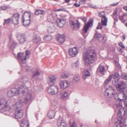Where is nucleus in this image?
Returning a JSON list of instances; mask_svg holds the SVG:
<instances>
[{"mask_svg":"<svg viewBox=\"0 0 127 127\" xmlns=\"http://www.w3.org/2000/svg\"><path fill=\"white\" fill-rule=\"evenodd\" d=\"M96 54L95 49L90 48L86 52L83 53V57L85 64L88 65L92 63L96 59Z\"/></svg>","mask_w":127,"mask_h":127,"instance_id":"f257e3e1","label":"nucleus"},{"mask_svg":"<svg viewBox=\"0 0 127 127\" xmlns=\"http://www.w3.org/2000/svg\"><path fill=\"white\" fill-rule=\"evenodd\" d=\"M30 54L29 51L26 50V53L20 52L17 54V59L22 66H26V60L29 58Z\"/></svg>","mask_w":127,"mask_h":127,"instance_id":"f03ea898","label":"nucleus"},{"mask_svg":"<svg viewBox=\"0 0 127 127\" xmlns=\"http://www.w3.org/2000/svg\"><path fill=\"white\" fill-rule=\"evenodd\" d=\"M7 102L0 93V110L2 112H9L11 110L10 106L7 104Z\"/></svg>","mask_w":127,"mask_h":127,"instance_id":"7ed1b4c3","label":"nucleus"},{"mask_svg":"<svg viewBox=\"0 0 127 127\" xmlns=\"http://www.w3.org/2000/svg\"><path fill=\"white\" fill-rule=\"evenodd\" d=\"M104 94L105 95H106L110 97L114 96L116 99V97L118 96V94L116 93L115 91V88L110 86L105 89Z\"/></svg>","mask_w":127,"mask_h":127,"instance_id":"20e7f679","label":"nucleus"},{"mask_svg":"<svg viewBox=\"0 0 127 127\" xmlns=\"http://www.w3.org/2000/svg\"><path fill=\"white\" fill-rule=\"evenodd\" d=\"M120 76L119 74L118 73H115L114 75H112L107 79L105 81V83L107 84L109 82H110L112 79V83L114 85H116L115 83L118 81V77Z\"/></svg>","mask_w":127,"mask_h":127,"instance_id":"39448f33","label":"nucleus"},{"mask_svg":"<svg viewBox=\"0 0 127 127\" xmlns=\"http://www.w3.org/2000/svg\"><path fill=\"white\" fill-rule=\"evenodd\" d=\"M31 14L27 12H25L23 15V23L25 26H28L30 23Z\"/></svg>","mask_w":127,"mask_h":127,"instance_id":"423d86ee","label":"nucleus"},{"mask_svg":"<svg viewBox=\"0 0 127 127\" xmlns=\"http://www.w3.org/2000/svg\"><path fill=\"white\" fill-rule=\"evenodd\" d=\"M48 94L50 95L57 94L58 91V88L57 86L52 85L49 87L47 90Z\"/></svg>","mask_w":127,"mask_h":127,"instance_id":"0eeeda50","label":"nucleus"},{"mask_svg":"<svg viewBox=\"0 0 127 127\" xmlns=\"http://www.w3.org/2000/svg\"><path fill=\"white\" fill-rule=\"evenodd\" d=\"M69 24L71 28L73 29H78L80 26V24L78 20H76L73 21L72 20L69 21Z\"/></svg>","mask_w":127,"mask_h":127,"instance_id":"6e6552de","label":"nucleus"},{"mask_svg":"<svg viewBox=\"0 0 127 127\" xmlns=\"http://www.w3.org/2000/svg\"><path fill=\"white\" fill-rule=\"evenodd\" d=\"M28 88L25 85L23 84L21 85L20 87H18V89H17V91H18L19 94L20 92H21L23 94L25 93H27L28 91Z\"/></svg>","mask_w":127,"mask_h":127,"instance_id":"1a4fd4ad","label":"nucleus"},{"mask_svg":"<svg viewBox=\"0 0 127 127\" xmlns=\"http://www.w3.org/2000/svg\"><path fill=\"white\" fill-rule=\"evenodd\" d=\"M69 55L73 57L76 56L78 52V48L75 47L70 49L69 50Z\"/></svg>","mask_w":127,"mask_h":127,"instance_id":"9d476101","label":"nucleus"},{"mask_svg":"<svg viewBox=\"0 0 127 127\" xmlns=\"http://www.w3.org/2000/svg\"><path fill=\"white\" fill-rule=\"evenodd\" d=\"M20 14L18 13L14 14L13 16L11 21L14 24L17 25L18 24V20L20 17Z\"/></svg>","mask_w":127,"mask_h":127,"instance_id":"9b49d317","label":"nucleus"},{"mask_svg":"<svg viewBox=\"0 0 127 127\" xmlns=\"http://www.w3.org/2000/svg\"><path fill=\"white\" fill-rule=\"evenodd\" d=\"M118 82V81L115 83L116 85H114L116 86V89L118 91H122L125 88V84L123 82H121L117 84Z\"/></svg>","mask_w":127,"mask_h":127,"instance_id":"f8f14e48","label":"nucleus"},{"mask_svg":"<svg viewBox=\"0 0 127 127\" xmlns=\"http://www.w3.org/2000/svg\"><path fill=\"white\" fill-rule=\"evenodd\" d=\"M18 91H17V89L15 88L12 89L11 90L8 91L7 94L9 97H12L15 94H19Z\"/></svg>","mask_w":127,"mask_h":127,"instance_id":"ddd939ff","label":"nucleus"},{"mask_svg":"<svg viewBox=\"0 0 127 127\" xmlns=\"http://www.w3.org/2000/svg\"><path fill=\"white\" fill-rule=\"evenodd\" d=\"M57 24L59 27H62L65 24V20L63 18H58L57 20Z\"/></svg>","mask_w":127,"mask_h":127,"instance_id":"4468645a","label":"nucleus"},{"mask_svg":"<svg viewBox=\"0 0 127 127\" xmlns=\"http://www.w3.org/2000/svg\"><path fill=\"white\" fill-rule=\"evenodd\" d=\"M15 113V117L17 119H19L22 117L23 114V111L22 110H16Z\"/></svg>","mask_w":127,"mask_h":127,"instance_id":"2eb2a0df","label":"nucleus"},{"mask_svg":"<svg viewBox=\"0 0 127 127\" xmlns=\"http://www.w3.org/2000/svg\"><path fill=\"white\" fill-rule=\"evenodd\" d=\"M125 120L121 118V119H118V121L116 123V127H127L126 126L124 125Z\"/></svg>","mask_w":127,"mask_h":127,"instance_id":"dca6fc26","label":"nucleus"},{"mask_svg":"<svg viewBox=\"0 0 127 127\" xmlns=\"http://www.w3.org/2000/svg\"><path fill=\"white\" fill-rule=\"evenodd\" d=\"M127 111L124 110L123 109H121L119 110V111L117 115L120 118V119H121V118L124 119L123 117L127 113Z\"/></svg>","mask_w":127,"mask_h":127,"instance_id":"f3484780","label":"nucleus"},{"mask_svg":"<svg viewBox=\"0 0 127 127\" xmlns=\"http://www.w3.org/2000/svg\"><path fill=\"white\" fill-rule=\"evenodd\" d=\"M23 103L21 100H20L17 102L14 105V107L15 108L16 110H20L23 106Z\"/></svg>","mask_w":127,"mask_h":127,"instance_id":"a211bd4d","label":"nucleus"},{"mask_svg":"<svg viewBox=\"0 0 127 127\" xmlns=\"http://www.w3.org/2000/svg\"><path fill=\"white\" fill-rule=\"evenodd\" d=\"M66 39V36L64 34H59L57 38V40L60 43H62L65 41Z\"/></svg>","mask_w":127,"mask_h":127,"instance_id":"6ab92c4d","label":"nucleus"},{"mask_svg":"<svg viewBox=\"0 0 127 127\" xmlns=\"http://www.w3.org/2000/svg\"><path fill=\"white\" fill-rule=\"evenodd\" d=\"M56 78L53 76H50L49 77L48 83L50 85H52L56 81Z\"/></svg>","mask_w":127,"mask_h":127,"instance_id":"aec40b11","label":"nucleus"},{"mask_svg":"<svg viewBox=\"0 0 127 127\" xmlns=\"http://www.w3.org/2000/svg\"><path fill=\"white\" fill-rule=\"evenodd\" d=\"M92 24L91 21H89L87 24H85L83 28V32L85 33H86L90 25Z\"/></svg>","mask_w":127,"mask_h":127,"instance_id":"412c9836","label":"nucleus"},{"mask_svg":"<svg viewBox=\"0 0 127 127\" xmlns=\"http://www.w3.org/2000/svg\"><path fill=\"white\" fill-rule=\"evenodd\" d=\"M69 85V84L67 81H63L60 83V85L62 89H65L67 88Z\"/></svg>","mask_w":127,"mask_h":127,"instance_id":"4be33fe9","label":"nucleus"},{"mask_svg":"<svg viewBox=\"0 0 127 127\" xmlns=\"http://www.w3.org/2000/svg\"><path fill=\"white\" fill-rule=\"evenodd\" d=\"M102 12H100L99 14V17H102L101 18V24L99 23L98 24V26L96 27V29H102V28L101 27V25H103V15L102 14Z\"/></svg>","mask_w":127,"mask_h":127,"instance_id":"5701e85b","label":"nucleus"},{"mask_svg":"<svg viewBox=\"0 0 127 127\" xmlns=\"http://www.w3.org/2000/svg\"><path fill=\"white\" fill-rule=\"evenodd\" d=\"M56 112V111L55 110H54V109L50 110L48 114V116L50 119L53 118L55 116V114Z\"/></svg>","mask_w":127,"mask_h":127,"instance_id":"b1692460","label":"nucleus"},{"mask_svg":"<svg viewBox=\"0 0 127 127\" xmlns=\"http://www.w3.org/2000/svg\"><path fill=\"white\" fill-rule=\"evenodd\" d=\"M18 37V40L21 43H23L27 40L26 37L24 35H20Z\"/></svg>","mask_w":127,"mask_h":127,"instance_id":"393cba45","label":"nucleus"},{"mask_svg":"<svg viewBox=\"0 0 127 127\" xmlns=\"http://www.w3.org/2000/svg\"><path fill=\"white\" fill-rule=\"evenodd\" d=\"M55 28L53 24H52L49 26L47 29V31L49 33L53 32L55 31Z\"/></svg>","mask_w":127,"mask_h":127,"instance_id":"a878e982","label":"nucleus"},{"mask_svg":"<svg viewBox=\"0 0 127 127\" xmlns=\"http://www.w3.org/2000/svg\"><path fill=\"white\" fill-rule=\"evenodd\" d=\"M116 73H117L116 72ZM119 73L120 75L119 76L118 78V80L121 77L123 79H124L125 80H127V75L124 73L122 72L121 71L120 73Z\"/></svg>","mask_w":127,"mask_h":127,"instance_id":"bb28decb","label":"nucleus"},{"mask_svg":"<svg viewBox=\"0 0 127 127\" xmlns=\"http://www.w3.org/2000/svg\"><path fill=\"white\" fill-rule=\"evenodd\" d=\"M90 75V73L89 71L87 70H85L84 71V73L82 75L84 79H86Z\"/></svg>","mask_w":127,"mask_h":127,"instance_id":"cd10ccee","label":"nucleus"},{"mask_svg":"<svg viewBox=\"0 0 127 127\" xmlns=\"http://www.w3.org/2000/svg\"><path fill=\"white\" fill-rule=\"evenodd\" d=\"M40 40V38L37 34L35 35L34 36L33 39V42L36 43L39 42Z\"/></svg>","mask_w":127,"mask_h":127,"instance_id":"c85d7f7f","label":"nucleus"},{"mask_svg":"<svg viewBox=\"0 0 127 127\" xmlns=\"http://www.w3.org/2000/svg\"><path fill=\"white\" fill-rule=\"evenodd\" d=\"M68 95V92L67 91H65L60 93V95L61 96V98L64 99L66 98Z\"/></svg>","mask_w":127,"mask_h":127,"instance_id":"c756f323","label":"nucleus"},{"mask_svg":"<svg viewBox=\"0 0 127 127\" xmlns=\"http://www.w3.org/2000/svg\"><path fill=\"white\" fill-rule=\"evenodd\" d=\"M40 73L39 70H37L33 72V73L32 75V77L34 78H37L40 75Z\"/></svg>","mask_w":127,"mask_h":127,"instance_id":"7c9ffc66","label":"nucleus"},{"mask_svg":"<svg viewBox=\"0 0 127 127\" xmlns=\"http://www.w3.org/2000/svg\"><path fill=\"white\" fill-rule=\"evenodd\" d=\"M115 107H116L119 110L122 108V102L120 101H118L115 104Z\"/></svg>","mask_w":127,"mask_h":127,"instance_id":"2f4dec72","label":"nucleus"},{"mask_svg":"<svg viewBox=\"0 0 127 127\" xmlns=\"http://www.w3.org/2000/svg\"><path fill=\"white\" fill-rule=\"evenodd\" d=\"M32 95L30 94H28L27 96L26 97L25 102V103H27L29 101Z\"/></svg>","mask_w":127,"mask_h":127,"instance_id":"473e14b6","label":"nucleus"},{"mask_svg":"<svg viewBox=\"0 0 127 127\" xmlns=\"http://www.w3.org/2000/svg\"><path fill=\"white\" fill-rule=\"evenodd\" d=\"M97 71L101 74H103V66L100 65L97 69Z\"/></svg>","mask_w":127,"mask_h":127,"instance_id":"72a5a7b5","label":"nucleus"},{"mask_svg":"<svg viewBox=\"0 0 127 127\" xmlns=\"http://www.w3.org/2000/svg\"><path fill=\"white\" fill-rule=\"evenodd\" d=\"M44 12L43 10H37L35 12V15H43L44 14Z\"/></svg>","mask_w":127,"mask_h":127,"instance_id":"f704fd0d","label":"nucleus"},{"mask_svg":"<svg viewBox=\"0 0 127 127\" xmlns=\"http://www.w3.org/2000/svg\"><path fill=\"white\" fill-rule=\"evenodd\" d=\"M29 78L27 77H22L20 79V81L22 82L23 83H25L28 80Z\"/></svg>","mask_w":127,"mask_h":127,"instance_id":"c9c22d12","label":"nucleus"},{"mask_svg":"<svg viewBox=\"0 0 127 127\" xmlns=\"http://www.w3.org/2000/svg\"><path fill=\"white\" fill-rule=\"evenodd\" d=\"M4 21L3 23V25L5 26L6 25L9 24L10 22L11 21V18H8L4 20Z\"/></svg>","mask_w":127,"mask_h":127,"instance_id":"e433bc0d","label":"nucleus"},{"mask_svg":"<svg viewBox=\"0 0 127 127\" xmlns=\"http://www.w3.org/2000/svg\"><path fill=\"white\" fill-rule=\"evenodd\" d=\"M68 74L66 72H65L61 74V77L62 78H67L68 76Z\"/></svg>","mask_w":127,"mask_h":127,"instance_id":"4c0bfd02","label":"nucleus"},{"mask_svg":"<svg viewBox=\"0 0 127 127\" xmlns=\"http://www.w3.org/2000/svg\"><path fill=\"white\" fill-rule=\"evenodd\" d=\"M58 125L60 126L59 127H66V125L64 121L62 120L60 123L58 124Z\"/></svg>","mask_w":127,"mask_h":127,"instance_id":"58836bf2","label":"nucleus"},{"mask_svg":"<svg viewBox=\"0 0 127 127\" xmlns=\"http://www.w3.org/2000/svg\"><path fill=\"white\" fill-rule=\"evenodd\" d=\"M44 39L45 41H49L52 39V37L50 35H45L44 38Z\"/></svg>","mask_w":127,"mask_h":127,"instance_id":"ea45409f","label":"nucleus"},{"mask_svg":"<svg viewBox=\"0 0 127 127\" xmlns=\"http://www.w3.org/2000/svg\"><path fill=\"white\" fill-rule=\"evenodd\" d=\"M94 37L99 40V39L101 37V34H99L97 32H96L94 36Z\"/></svg>","mask_w":127,"mask_h":127,"instance_id":"a19ab883","label":"nucleus"},{"mask_svg":"<svg viewBox=\"0 0 127 127\" xmlns=\"http://www.w3.org/2000/svg\"><path fill=\"white\" fill-rule=\"evenodd\" d=\"M72 67L73 68H78L79 66V63L77 61L75 63H72Z\"/></svg>","mask_w":127,"mask_h":127,"instance_id":"79ce46f5","label":"nucleus"},{"mask_svg":"<svg viewBox=\"0 0 127 127\" xmlns=\"http://www.w3.org/2000/svg\"><path fill=\"white\" fill-rule=\"evenodd\" d=\"M25 68L26 70L29 71L33 72L34 68L32 67L29 66H27Z\"/></svg>","mask_w":127,"mask_h":127,"instance_id":"37998d69","label":"nucleus"},{"mask_svg":"<svg viewBox=\"0 0 127 127\" xmlns=\"http://www.w3.org/2000/svg\"><path fill=\"white\" fill-rule=\"evenodd\" d=\"M80 79V76L78 75H75L73 77V80L76 82L78 81Z\"/></svg>","mask_w":127,"mask_h":127,"instance_id":"c03bdc74","label":"nucleus"},{"mask_svg":"<svg viewBox=\"0 0 127 127\" xmlns=\"http://www.w3.org/2000/svg\"><path fill=\"white\" fill-rule=\"evenodd\" d=\"M108 18L105 15H104V26L107 25V22Z\"/></svg>","mask_w":127,"mask_h":127,"instance_id":"a18cd8bd","label":"nucleus"},{"mask_svg":"<svg viewBox=\"0 0 127 127\" xmlns=\"http://www.w3.org/2000/svg\"><path fill=\"white\" fill-rule=\"evenodd\" d=\"M8 8V7L7 6H3L0 7V11L1 10H6Z\"/></svg>","mask_w":127,"mask_h":127,"instance_id":"49530a36","label":"nucleus"},{"mask_svg":"<svg viewBox=\"0 0 127 127\" xmlns=\"http://www.w3.org/2000/svg\"><path fill=\"white\" fill-rule=\"evenodd\" d=\"M118 16L117 13V11H114L112 15V16L113 18H117Z\"/></svg>","mask_w":127,"mask_h":127,"instance_id":"de8ad7c7","label":"nucleus"},{"mask_svg":"<svg viewBox=\"0 0 127 127\" xmlns=\"http://www.w3.org/2000/svg\"><path fill=\"white\" fill-rule=\"evenodd\" d=\"M62 11H66V9L64 8H62L60 9H57V10H55V11L56 12Z\"/></svg>","mask_w":127,"mask_h":127,"instance_id":"09e8293b","label":"nucleus"},{"mask_svg":"<svg viewBox=\"0 0 127 127\" xmlns=\"http://www.w3.org/2000/svg\"><path fill=\"white\" fill-rule=\"evenodd\" d=\"M89 6L91 7L94 9H96L97 7L96 5H95L92 4H90Z\"/></svg>","mask_w":127,"mask_h":127,"instance_id":"8fccbe9b","label":"nucleus"},{"mask_svg":"<svg viewBox=\"0 0 127 127\" xmlns=\"http://www.w3.org/2000/svg\"><path fill=\"white\" fill-rule=\"evenodd\" d=\"M70 124L71 127H74L75 125V123L74 122H73L72 123L70 122Z\"/></svg>","mask_w":127,"mask_h":127,"instance_id":"3c124183","label":"nucleus"},{"mask_svg":"<svg viewBox=\"0 0 127 127\" xmlns=\"http://www.w3.org/2000/svg\"><path fill=\"white\" fill-rule=\"evenodd\" d=\"M80 19L82 20L85 23L87 21V18L84 17H82Z\"/></svg>","mask_w":127,"mask_h":127,"instance_id":"603ef678","label":"nucleus"},{"mask_svg":"<svg viewBox=\"0 0 127 127\" xmlns=\"http://www.w3.org/2000/svg\"><path fill=\"white\" fill-rule=\"evenodd\" d=\"M125 15V14H124L123 15L119 16V18L120 20L122 21L123 20L124 16Z\"/></svg>","mask_w":127,"mask_h":127,"instance_id":"864d4df0","label":"nucleus"},{"mask_svg":"<svg viewBox=\"0 0 127 127\" xmlns=\"http://www.w3.org/2000/svg\"><path fill=\"white\" fill-rule=\"evenodd\" d=\"M119 46L122 47L123 48H125V47L123 45L122 42H120L119 43Z\"/></svg>","mask_w":127,"mask_h":127,"instance_id":"5fc2aeb1","label":"nucleus"},{"mask_svg":"<svg viewBox=\"0 0 127 127\" xmlns=\"http://www.w3.org/2000/svg\"><path fill=\"white\" fill-rule=\"evenodd\" d=\"M80 127H88V126L85 125H80Z\"/></svg>","mask_w":127,"mask_h":127,"instance_id":"6e6d98bb","label":"nucleus"},{"mask_svg":"<svg viewBox=\"0 0 127 127\" xmlns=\"http://www.w3.org/2000/svg\"><path fill=\"white\" fill-rule=\"evenodd\" d=\"M16 45V43L15 42H13L12 46L13 47H14Z\"/></svg>","mask_w":127,"mask_h":127,"instance_id":"4d7b16f0","label":"nucleus"},{"mask_svg":"<svg viewBox=\"0 0 127 127\" xmlns=\"http://www.w3.org/2000/svg\"><path fill=\"white\" fill-rule=\"evenodd\" d=\"M74 5L76 7H79L80 5V4L77 3H75L74 4Z\"/></svg>","mask_w":127,"mask_h":127,"instance_id":"13d9d810","label":"nucleus"},{"mask_svg":"<svg viewBox=\"0 0 127 127\" xmlns=\"http://www.w3.org/2000/svg\"><path fill=\"white\" fill-rule=\"evenodd\" d=\"M60 108L62 109H65V107L64 106H61L60 107Z\"/></svg>","mask_w":127,"mask_h":127,"instance_id":"bf43d9fd","label":"nucleus"},{"mask_svg":"<svg viewBox=\"0 0 127 127\" xmlns=\"http://www.w3.org/2000/svg\"><path fill=\"white\" fill-rule=\"evenodd\" d=\"M124 103L125 106L127 107V101L125 100L124 101Z\"/></svg>","mask_w":127,"mask_h":127,"instance_id":"052dcab7","label":"nucleus"},{"mask_svg":"<svg viewBox=\"0 0 127 127\" xmlns=\"http://www.w3.org/2000/svg\"><path fill=\"white\" fill-rule=\"evenodd\" d=\"M123 8L127 11V6H125L123 7Z\"/></svg>","mask_w":127,"mask_h":127,"instance_id":"680f3d73","label":"nucleus"},{"mask_svg":"<svg viewBox=\"0 0 127 127\" xmlns=\"http://www.w3.org/2000/svg\"><path fill=\"white\" fill-rule=\"evenodd\" d=\"M113 18L114 20V21L115 22H117V21H118V20L117 19V18Z\"/></svg>","mask_w":127,"mask_h":127,"instance_id":"e2e57ef3","label":"nucleus"},{"mask_svg":"<svg viewBox=\"0 0 127 127\" xmlns=\"http://www.w3.org/2000/svg\"><path fill=\"white\" fill-rule=\"evenodd\" d=\"M122 37H123V38L124 39H125L126 38V35H125V34H123V35Z\"/></svg>","mask_w":127,"mask_h":127,"instance_id":"0e129e2a","label":"nucleus"},{"mask_svg":"<svg viewBox=\"0 0 127 127\" xmlns=\"http://www.w3.org/2000/svg\"><path fill=\"white\" fill-rule=\"evenodd\" d=\"M67 3H68L70 1V0H65Z\"/></svg>","mask_w":127,"mask_h":127,"instance_id":"69168bd1","label":"nucleus"},{"mask_svg":"<svg viewBox=\"0 0 127 127\" xmlns=\"http://www.w3.org/2000/svg\"><path fill=\"white\" fill-rule=\"evenodd\" d=\"M26 121V120H23L22 122V123L23 124L24 122Z\"/></svg>","mask_w":127,"mask_h":127,"instance_id":"338daca9","label":"nucleus"},{"mask_svg":"<svg viewBox=\"0 0 127 127\" xmlns=\"http://www.w3.org/2000/svg\"><path fill=\"white\" fill-rule=\"evenodd\" d=\"M22 127H24L23 126ZM26 127H29V123H28L26 126Z\"/></svg>","mask_w":127,"mask_h":127,"instance_id":"774afa93","label":"nucleus"}]
</instances>
